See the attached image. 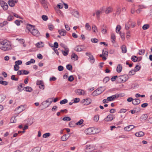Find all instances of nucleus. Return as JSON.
Masks as SVG:
<instances>
[{
    "label": "nucleus",
    "instance_id": "bb28decb",
    "mask_svg": "<svg viewBox=\"0 0 152 152\" xmlns=\"http://www.w3.org/2000/svg\"><path fill=\"white\" fill-rule=\"evenodd\" d=\"M23 85L24 86V84H20L19 86H18V91L21 92L23 90V89H22V88H23L24 86H23Z\"/></svg>",
    "mask_w": 152,
    "mask_h": 152
},
{
    "label": "nucleus",
    "instance_id": "20e7f679",
    "mask_svg": "<svg viewBox=\"0 0 152 152\" xmlns=\"http://www.w3.org/2000/svg\"><path fill=\"white\" fill-rule=\"evenodd\" d=\"M102 88L101 87L100 88H98L96 90L94 91L92 93V95L94 96H97L101 94L102 92V91L101 89Z\"/></svg>",
    "mask_w": 152,
    "mask_h": 152
},
{
    "label": "nucleus",
    "instance_id": "a19ab883",
    "mask_svg": "<svg viewBox=\"0 0 152 152\" xmlns=\"http://www.w3.org/2000/svg\"><path fill=\"white\" fill-rule=\"evenodd\" d=\"M71 120V118L68 116L62 118V120L64 121H70Z\"/></svg>",
    "mask_w": 152,
    "mask_h": 152
},
{
    "label": "nucleus",
    "instance_id": "6e6d98bb",
    "mask_svg": "<svg viewBox=\"0 0 152 152\" xmlns=\"http://www.w3.org/2000/svg\"><path fill=\"white\" fill-rule=\"evenodd\" d=\"M68 102V100L66 99H65L63 100H61L60 102V104H66Z\"/></svg>",
    "mask_w": 152,
    "mask_h": 152
},
{
    "label": "nucleus",
    "instance_id": "5fc2aeb1",
    "mask_svg": "<svg viewBox=\"0 0 152 152\" xmlns=\"http://www.w3.org/2000/svg\"><path fill=\"white\" fill-rule=\"evenodd\" d=\"M50 135V134L49 133H47L44 134L43 135V137L44 138H47L49 137Z\"/></svg>",
    "mask_w": 152,
    "mask_h": 152
},
{
    "label": "nucleus",
    "instance_id": "cd10ccee",
    "mask_svg": "<svg viewBox=\"0 0 152 152\" xmlns=\"http://www.w3.org/2000/svg\"><path fill=\"white\" fill-rule=\"evenodd\" d=\"M92 29L94 33H96L98 32V30L96 26L94 25L92 27Z\"/></svg>",
    "mask_w": 152,
    "mask_h": 152
},
{
    "label": "nucleus",
    "instance_id": "79ce46f5",
    "mask_svg": "<svg viewBox=\"0 0 152 152\" xmlns=\"http://www.w3.org/2000/svg\"><path fill=\"white\" fill-rule=\"evenodd\" d=\"M48 3H46V4L43 5V7L47 11H48L49 9L48 8Z\"/></svg>",
    "mask_w": 152,
    "mask_h": 152
},
{
    "label": "nucleus",
    "instance_id": "9d476101",
    "mask_svg": "<svg viewBox=\"0 0 152 152\" xmlns=\"http://www.w3.org/2000/svg\"><path fill=\"white\" fill-rule=\"evenodd\" d=\"M91 102V99L90 98H87L82 100V102L85 105H88L90 104Z\"/></svg>",
    "mask_w": 152,
    "mask_h": 152
},
{
    "label": "nucleus",
    "instance_id": "b1692460",
    "mask_svg": "<svg viewBox=\"0 0 152 152\" xmlns=\"http://www.w3.org/2000/svg\"><path fill=\"white\" fill-rule=\"evenodd\" d=\"M122 69V67L121 65L120 64H119L117 68V71L118 72L120 73L121 72Z\"/></svg>",
    "mask_w": 152,
    "mask_h": 152
},
{
    "label": "nucleus",
    "instance_id": "13d9d810",
    "mask_svg": "<svg viewBox=\"0 0 152 152\" xmlns=\"http://www.w3.org/2000/svg\"><path fill=\"white\" fill-rule=\"evenodd\" d=\"M8 6L7 4L6 3H5L3 5L2 7H3L4 10H6L8 9Z\"/></svg>",
    "mask_w": 152,
    "mask_h": 152
},
{
    "label": "nucleus",
    "instance_id": "052dcab7",
    "mask_svg": "<svg viewBox=\"0 0 152 152\" xmlns=\"http://www.w3.org/2000/svg\"><path fill=\"white\" fill-rule=\"evenodd\" d=\"M140 68L141 67L140 66H139L138 65H137L135 67L134 70L135 72L138 71L140 69Z\"/></svg>",
    "mask_w": 152,
    "mask_h": 152
},
{
    "label": "nucleus",
    "instance_id": "ddd939ff",
    "mask_svg": "<svg viewBox=\"0 0 152 152\" xmlns=\"http://www.w3.org/2000/svg\"><path fill=\"white\" fill-rule=\"evenodd\" d=\"M140 100L138 99H133L132 102V104L134 105H137L140 103Z\"/></svg>",
    "mask_w": 152,
    "mask_h": 152
},
{
    "label": "nucleus",
    "instance_id": "c756f323",
    "mask_svg": "<svg viewBox=\"0 0 152 152\" xmlns=\"http://www.w3.org/2000/svg\"><path fill=\"white\" fill-rule=\"evenodd\" d=\"M65 51H64L63 50L62 51V53L63 54V55L64 56H66L67 55L68 52H69V50H68V49H67L66 48H65Z\"/></svg>",
    "mask_w": 152,
    "mask_h": 152
},
{
    "label": "nucleus",
    "instance_id": "5701e85b",
    "mask_svg": "<svg viewBox=\"0 0 152 152\" xmlns=\"http://www.w3.org/2000/svg\"><path fill=\"white\" fill-rule=\"evenodd\" d=\"M102 54L103 56H108V52L106 48H104L102 50Z\"/></svg>",
    "mask_w": 152,
    "mask_h": 152
},
{
    "label": "nucleus",
    "instance_id": "603ef678",
    "mask_svg": "<svg viewBox=\"0 0 152 152\" xmlns=\"http://www.w3.org/2000/svg\"><path fill=\"white\" fill-rule=\"evenodd\" d=\"M66 69L69 70L71 71L72 69V66L70 64H68L66 66Z\"/></svg>",
    "mask_w": 152,
    "mask_h": 152
},
{
    "label": "nucleus",
    "instance_id": "8fccbe9b",
    "mask_svg": "<svg viewBox=\"0 0 152 152\" xmlns=\"http://www.w3.org/2000/svg\"><path fill=\"white\" fill-rule=\"evenodd\" d=\"M0 83L4 86H6L8 84V83L5 81L0 80Z\"/></svg>",
    "mask_w": 152,
    "mask_h": 152
},
{
    "label": "nucleus",
    "instance_id": "0eeeda50",
    "mask_svg": "<svg viewBox=\"0 0 152 152\" xmlns=\"http://www.w3.org/2000/svg\"><path fill=\"white\" fill-rule=\"evenodd\" d=\"M33 35L38 37L40 35V33L38 31L37 29H36L35 28L32 30V31L31 32Z\"/></svg>",
    "mask_w": 152,
    "mask_h": 152
},
{
    "label": "nucleus",
    "instance_id": "473e14b6",
    "mask_svg": "<svg viewBox=\"0 0 152 152\" xmlns=\"http://www.w3.org/2000/svg\"><path fill=\"white\" fill-rule=\"evenodd\" d=\"M102 13V10H97L96 11V15L97 18H99V15Z\"/></svg>",
    "mask_w": 152,
    "mask_h": 152
},
{
    "label": "nucleus",
    "instance_id": "2eb2a0df",
    "mask_svg": "<svg viewBox=\"0 0 152 152\" xmlns=\"http://www.w3.org/2000/svg\"><path fill=\"white\" fill-rule=\"evenodd\" d=\"M34 26L29 24H28L26 26L27 29L31 32L32 31V30L34 29Z\"/></svg>",
    "mask_w": 152,
    "mask_h": 152
},
{
    "label": "nucleus",
    "instance_id": "f03ea898",
    "mask_svg": "<svg viewBox=\"0 0 152 152\" xmlns=\"http://www.w3.org/2000/svg\"><path fill=\"white\" fill-rule=\"evenodd\" d=\"M99 132V130H98L97 129H95L94 128H89L86 130V132L88 134H94L98 133Z\"/></svg>",
    "mask_w": 152,
    "mask_h": 152
},
{
    "label": "nucleus",
    "instance_id": "58836bf2",
    "mask_svg": "<svg viewBox=\"0 0 152 152\" xmlns=\"http://www.w3.org/2000/svg\"><path fill=\"white\" fill-rule=\"evenodd\" d=\"M6 98V96L3 94H1L0 96V102H3Z\"/></svg>",
    "mask_w": 152,
    "mask_h": 152
},
{
    "label": "nucleus",
    "instance_id": "72a5a7b5",
    "mask_svg": "<svg viewBox=\"0 0 152 152\" xmlns=\"http://www.w3.org/2000/svg\"><path fill=\"white\" fill-rule=\"evenodd\" d=\"M36 45L37 47L38 48L42 47L44 46V44L42 42H38L36 44Z\"/></svg>",
    "mask_w": 152,
    "mask_h": 152
},
{
    "label": "nucleus",
    "instance_id": "412c9836",
    "mask_svg": "<svg viewBox=\"0 0 152 152\" xmlns=\"http://www.w3.org/2000/svg\"><path fill=\"white\" fill-rule=\"evenodd\" d=\"M40 150V148L39 147H35L31 151V152H39Z\"/></svg>",
    "mask_w": 152,
    "mask_h": 152
},
{
    "label": "nucleus",
    "instance_id": "7c9ffc66",
    "mask_svg": "<svg viewBox=\"0 0 152 152\" xmlns=\"http://www.w3.org/2000/svg\"><path fill=\"white\" fill-rule=\"evenodd\" d=\"M24 88H25V91H26L31 92L33 90L30 87H29V86L26 87H25Z\"/></svg>",
    "mask_w": 152,
    "mask_h": 152
},
{
    "label": "nucleus",
    "instance_id": "a211bd4d",
    "mask_svg": "<svg viewBox=\"0 0 152 152\" xmlns=\"http://www.w3.org/2000/svg\"><path fill=\"white\" fill-rule=\"evenodd\" d=\"M144 135V133L142 131L137 132L135 134V136L137 137H142Z\"/></svg>",
    "mask_w": 152,
    "mask_h": 152
},
{
    "label": "nucleus",
    "instance_id": "338daca9",
    "mask_svg": "<svg viewBox=\"0 0 152 152\" xmlns=\"http://www.w3.org/2000/svg\"><path fill=\"white\" fill-rule=\"evenodd\" d=\"M74 80V77L72 75L70 76L68 78V80L70 82Z\"/></svg>",
    "mask_w": 152,
    "mask_h": 152
},
{
    "label": "nucleus",
    "instance_id": "774afa93",
    "mask_svg": "<svg viewBox=\"0 0 152 152\" xmlns=\"http://www.w3.org/2000/svg\"><path fill=\"white\" fill-rule=\"evenodd\" d=\"M58 70L60 71H61L64 70V67L62 66H59L58 67Z\"/></svg>",
    "mask_w": 152,
    "mask_h": 152
},
{
    "label": "nucleus",
    "instance_id": "a878e982",
    "mask_svg": "<svg viewBox=\"0 0 152 152\" xmlns=\"http://www.w3.org/2000/svg\"><path fill=\"white\" fill-rule=\"evenodd\" d=\"M121 49L122 50V52L123 53H125L127 52V50L126 47L125 45H123L121 47Z\"/></svg>",
    "mask_w": 152,
    "mask_h": 152
},
{
    "label": "nucleus",
    "instance_id": "c03bdc74",
    "mask_svg": "<svg viewBox=\"0 0 152 152\" xmlns=\"http://www.w3.org/2000/svg\"><path fill=\"white\" fill-rule=\"evenodd\" d=\"M145 52V50L144 49H141L139 50V54L140 55H143L144 54Z\"/></svg>",
    "mask_w": 152,
    "mask_h": 152
},
{
    "label": "nucleus",
    "instance_id": "e2e57ef3",
    "mask_svg": "<svg viewBox=\"0 0 152 152\" xmlns=\"http://www.w3.org/2000/svg\"><path fill=\"white\" fill-rule=\"evenodd\" d=\"M83 119H80L79 121L77 122L76 124L77 125H80L83 122Z\"/></svg>",
    "mask_w": 152,
    "mask_h": 152
},
{
    "label": "nucleus",
    "instance_id": "c9c22d12",
    "mask_svg": "<svg viewBox=\"0 0 152 152\" xmlns=\"http://www.w3.org/2000/svg\"><path fill=\"white\" fill-rule=\"evenodd\" d=\"M22 64V61L21 60H18L15 61V66H19V65L21 64Z\"/></svg>",
    "mask_w": 152,
    "mask_h": 152
},
{
    "label": "nucleus",
    "instance_id": "bf43d9fd",
    "mask_svg": "<svg viewBox=\"0 0 152 152\" xmlns=\"http://www.w3.org/2000/svg\"><path fill=\"white\" fill-rule=\"evenodd\" d=\"M91 41L92 42L94 43H96L98 42V40L96 38H92L91 39Z\"/></svg>",
    "mask_w": 152,
    "mask_h": 152
},
{
    "label": "nucleus",
    "instance_id": "09e8293b",
    "mask_svg": "<svg viewBox=\"0 0 152 152\" xmlns=\"http://www.w3.org/2000/svg\"><path fill=\"white\" fill-rule=\"evenodd\" d=\"M99 119V115H95L94 118V120L95 121L97 122Z\"/></svg>",
    "mask_w": 152,
    "mask_h": 152
},
{
    "label": "nucleus",
    "instance_id": "6ab92c4d",
    "mask_svg": "<svg viewBox=\"0 0 152 152\" xmlns=\"http://www.w3.org/2000/svg\"><path fill=\"white\" fill-rule=\"evenodd\" d=\"M78 56L75 53H73L71 56V58L75 61H76L78 59Z\"/></svg>",
    "mask_w": 152,
    "mask_h": 152
},
{
    "label": "nucleus",
    "instance_id": "37998d69",
    "mask_svg": "<svg viewBox=\"0 0 152 152\" xmlns=\"http://www.w3.org/2000/svg\"><path fill=\"white\" fill-rule=\"evenodd\" d=\"M121 29V27L120 25H117L116 28V32L118 33L119 32Z\"/></svg>",
    "mask_w": 152,
    "mask_h": 152
},
{
    "label": "nucleus",
    "instance_id": "f704fd0d",
    "mask_svg": "<svg viewBox=\"0 0 152 152\" xmlns=\"http://www.w3.org/2000/svg\"><path fill=\"white\" fill-rule=\"evenodd\" d=\"M52 102H53V101H50V104H48V105L47 104H46L47 102L45 101L43 102L42 103V105L43 106H44L45 108H46V107H48L49 105L51 104V103Z\"/></svg>",
    "mask_w": 152,
    "mask_h": 152
},
{
    "label": "nucleus",
    "instance_id": "7ed1b4c3",
    "mask_svg": "<svg viewBox=\"0 0 152 152\" xmlns=\"http://www.w3.org/2000/svg\"><path fill=\"white\" fill-rule=\"evenodd\" d=\"M115 117L113 115L109 114L104 119V120L106 122H110Z\"/></svg>",
    "mask_w": 152,
    "mask_h": 152
},
{
    "label": "nucleus",
    "instance_id": "1a4fd4ad",
    "mask_svg": "<svg viewBox=\"0 0 152 152\" xmlns=\"http://www.w3.org/2000/svg\"><path fill=\"white\" fill-rule=\"evenodd\" d=\"M70 135L69 134H66L63 136L61 138V140L63 141H65L69 137Z\"/></svg>",
    "mask_w": 152,
    "mask_h": 152
},
{
    "label": "nucleus",
    "instance_id": "4468645a",
    "mask_svg": "<svg viewBox=\"0 0 152 152\" xmlns=\"http://www.w3.org/2000/svg\"><path fill=\"white\" fill-rule=\"evenodd\" d=\"M58 32L62 36H64L66 34V31L64 29L59 30Z\"/></svg>",
    "mask_w": 152,
    "mask_h": 152
},
{
    "label": "nucleus",
    "instance_id": "aec40b11",
    "mask_svg": "<svg viewBox=\"0 0 152 152\" xmlns=\"http://www.w3.org/2000/svg\"><path fill=\"white\" fill-rule=\"evenodd\" d=\"M148 117L146 114H144L142 115L140 117L141 121H145L146 120Z\"/></svg>",
    "mask_w": 152,
    "mask_h": 152
},
{
    "label": "nucleus",
    "instance_id": "0e129e2a",
    "mask_svg": "<svg viewBox=\"0 0 152 152\" xmlns=\"http://www.w3.org/2000/svg\"><path fill=\"white\" fill-rule=\"evenodd\" d=\"M42 20L44 21H46L48 19V17L47 16L45 15H42Z\"/></svg>",
    "mask_w": 152,
    "mask_h": 152
},
{
    "label": "nucleus",
    "instance_id": "de8ad7c7",
    "mask_svg": "<svg viewBox=\"0 0 152 152\" xmlns=\"http://www.w3.org/2000/svg\"><path fill=\"white\" fill-rule=\"evenodd\" d=\"M18 110H19V112L23 111L24 110V107L23 105H21L18 107Z\"/></svg>",
    "mask_w": 152,
    "mask_h": 152
},
{
    "label": "nucleus",
    "instance_id": "9b49d317",
    "mask_svg": "<svg viewBox=\"0 0 152 152\" xmlns=\"http://www.w3.org/2000/svg\"><path fill=\"white\" fill-rule=\"evenodd\" d=\"M75 93L80 95H83L85 94V91L84 90L81 89H78L75 91Z\"/></svg>",
    "mask_w": 152,
    "mask_h": 152
},
{
    "label": "nucleus",
    "instance_id": "3c124183",
    "mask_svg": "<svg viewBox=\"0 0 152 152\" xmlns=\"http://www.w3.org/2000/svg\"><path fill=\"white\" fill-rule=\"evenodd\" d=\"M149 27V25L148 24H146L144 25L142 27V29L144 30L148 29Z\"/></svg>",
    "mask_w": 152,
    "mask_h": 152
},
{
    "label": "nucleus",
    "instance_id": "69168bd1",
    "mask_svg": "<svg viewBox=\"0 0 152 152\" xmlns=\"http://www.w3.org/2000/svg\"><path fill=\"white\" fill-rule=\"evenodd\" d=\"M14 18V17L12 15H10L7 18V20L10 21L12 20Z\"/></svg>",
    "mask_w": 152,
    "mask_h": 152
},
{
    "label": "nucleus",
    "instance_id": "39448f33",
    "mask_svg": "<svg viewBox=\"0 0 152 152\" xmlns=\"http://www.w3.org/2000/svg\"><path fill=\"white\" fill-rule=\"evenodd\" d=\"M85 48L82 45H78L76 46L75 48V50L77 52L84 51Z\"/></svg>",
    "mask_w": 152,
    "mask_h": 152
},
{
    "label": "nucleus",
    "instance_id": "a18cd8bd",
    "mask_svg": "<svg viewBox=\"0 0 152 152\" xmlns=\"http://www.w3.org/2000/svg\"><path fill=\"white\" fill-rule=\"evenodd\" d=\"M124 78V82H125L129 79V76L128 75H122Z\"/></svg>",
    "mask_w": 152,
    "mask_h": 152
},
{
    "label": "nucleus",
    "instance_id": "4d7b16f0",
    "mask_svg": "<svg viewBox=\"0 0 152 152\" xmlns=\"http://www.w3.org/2000/svg\"><path fill=\"white\" fill-rule=\"evenodd\" d=\"M110 78L108 77H106L104 79L103 82L104 83H107L109 80Z\"/></svg>",
    "mask_w": 152,
    "mask_h": 152
},
{
    "label": "nucleus",
    "instance_id": "dca6fc26",
    "mask_svg": "<svg viewBox=\"0 0 152 152\" xmlns=\"http://www.w3.org/2000/svg\"><path fill=\"white\" fill-rule=\"evenodd\" d=\"M134 126L133 125H130L124 128V130L126 131H129L134 128Z\"/></svg>",
    "mask_w": 152,
    "mask_h": 152
},
{
    "label": "nucleus",
    "instance_id": "864d4df0",
    "mask_svg": "<svg viewBox=\"0 0 152 152\" xmlns=\"http://www.w3.org/2000/svg\"><path fill=\"white\" fill-rule=\"evenodd\" d=\"M17 120L15 119V117H12L10 119V122L12 123H15Z\"/></svg>",
    "mask_w": 152,
    "mask_h": 152
},
{
    "label": "nucleus",
    "instance_id": "f8f14e48",
    "mask_svg": "<svg viewBox=\"0 0 152 152\" xmlns=\"http://www.w3.org/2000/svg\"><path fill=\"white\" fill-rule=\"evenodd\" d=\"M72 15L75 17L78 18H79V12L78 11L75 10H73L72 12Z\"/></svg>",
    "mask_w": 152,
    "mask_h": 152
},
{
    "label": "nucleus",
    "instance_id": "e433bc0d",
    "mask_svg": "<svg viewBox=\"0 0 152 152\" xmlns=\"http://www.w3.org/2000/svg\"><path fill=\"white\" fill-rule=\"evenodd\" d=\"M138 58L136 56H133L131 58V60L134 62H136L138 61Z\"/></svg>",
    "mask_w": 152,
    "mask_h": 152
},
{
    "label": "nucleus",
    "instance_id": "4be33fe9",
    "mask_svg": "<svg viewBox=\"0 0 152 152\" xmlns=\"http://www.w3.org/2000/svg\"><path fill=\"white\" fill-rule=\"evenodd\" d=\"M112 11V8L110 7H107L105 11V12L106 14H108Z\"/></svg>",
    "mask_w": 152,
    "mask_h": 152
},
{
    "label": "nucleus",
    "instance_id": "c85d7f7f",
    "mask_svg": "<svg viewBox=\"0 0 152 152\" xmlns=\"http://www.w3.org/2000/svg\"><path fill=\"white\" fill-rule=\"evenodd\" d=\"M89 59L90 60L91 62L92 63H93L94 62L95 60L93 56L91 55H90L89 56Z\"/></svg>",
    "mask_w": 152,
    "mask_h": 152
},
{
    "label": "nucleus",
    "instance_id": "2f4dec72",
    "mask_svg": "<svg viewBox=\"0 0 152 152\" xmlns=\"http://www.w3.org/2000/svg\"><path fill=\"white\" fill-rule=\"evenodd\" d=\"M111 39H112V42L114 43L115 42V34L113 33L111 35Z\"/></svg>",
    "mask_w": 152,
    "mask_h": 152
},
{
    "label": "nucleus",
    "instance_id": "680f3d73",
    "mask_svg": "<svg viewBox=\"0 0 152 152\" xmlns=\"http://www.w3.org/2000/svg\"><path fill=\"white\" fill-rule=\"evenodd\" d=\"M121 10L119 7H118L116 10V13L118 15H119L121 13Z\"/></svg>",
    "mask_w": 152,
    "mask_h": 152
},
{
    "label": "nucleus",
    "instance_id": "6e6552de",
    "mask_svg": "<svg viewBox=\"0 0 152 152\" xmlns=\"http://www.w3.org/2000/svg\"><path fill=\"white\" fill-rule=\"evenodd\" d=\"M94 150V148L91 145H87L86 146V152H90L91 151Z\"/></svg>",
    "mask_w": 152,
    "mask_h": 152
},
{
    "label": "nucleus",
    "instance_id": "49530a36",
    "mask_svg": "<svg viewBox=\"0 0 152 152\" xmlns=\"http://www.w3.org/2000/svg\"><path fill=\"white\" fill-rule=\"evenodd\" d=\"M118 81L120 83L124 82V78H123L122 76H121L118 77Z\"/></svg>",
    "mask_w": 152,
    "mask_h": 152
},
{
    "label": "nucleus",
    "instance_id": "ea45409f",
    "mask_svg": "<svg viewBox=\"0 0 152 152\" xmlns=\"http://www.w3.org/2000/svg\"><path fill=\"white\" fill-rule=\"evenodd\" d=\"M37 84L39 86H41L42 87L44 86L43 82L42 81H38L37 83Z\"/></svg>",
    "mask_w": 152,
    "mask_h": 152
},
{
    "label": "nucleus",
    "instance_id": "f3484780",
    "mask_svg": "<svg viewBox=\"0 0 152 152\" xmlns=\"http://www.w3.org/2000/svg\"><path fill=\"white\" fill-rule=\"evenodd\" d=\"M16 2L15 1L13 0H9L8 3L10 6L13 7L14 6L15 3Z\"/></svg>",
    "mask_w": 152,
    "mask_h": 152
},
{
    "label": "nucleus",
    "instance_id": "423d86ee",
    "mask_svg": "<svg viewBox=\"0 0 152 152\" xmlns=\"http://www.w3.org/2000/svg\"><path fill=\"white\" fill-rule=\"evenodd\" d=\"M119 96L118 94H115L112 95V96L108 97L107 98V101H112L114 100L116 98H118Z\"/></svg>",
    "mask_w": 152,
    "mask_h": 152
},
{
    "label": "nucleus",
    "instance_id": "f257e3e1",
    "mask_svg": "<svg viewBox=\"0 0 152 152\" xmlns=\"http://www.w3.org/2000/svg\"><path fill=\"white\" fill-rule=\"evenodd\" d=\"M11 48V44L7 40H1L0 41V49L1 50L6 51L10 50Z\"/></svg>",
    "mask_w": 152,
    "mask_h": 152
},
{
    "label": "nucleus",
    "instance_id": "4c0bfd02",
    "mask_svg": "<svg viewBox=\"0 0 152 152\" xmlns=\"http://www.w3.org/2000/svg\"><path fill=\"white\" fill-rule=\"evenodd\" d=\"M85 28L88 31L91 30V27L88 23H86L85 25Z\"/></svg>",
    "mask_w": 152,
    "mask_h": 152
},
{
    "label": "nucleus",
    "instance_id": "393cba45",
    "mask_svg": "<svg viewBox=\"0 0 152 152\" xmlns=\"http://www.w3.org/2000/svg\"><path fill=\"white\" fill-rule=\"evenodd\" d=\"M131 19H129L128 23L126 24L125 28L126 30H128L129 29L130 26V23H131Z\"/></svg>",
    "mask_w": 152,
    "mask_h": 152
}]
</instances>
